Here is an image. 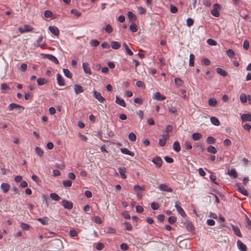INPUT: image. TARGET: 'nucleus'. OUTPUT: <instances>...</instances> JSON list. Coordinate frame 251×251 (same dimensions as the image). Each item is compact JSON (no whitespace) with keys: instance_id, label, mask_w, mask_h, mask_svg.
Returning <instances> with one entry per match:
<instances>
[{"instance_id":"8fccbe9b","label":"nucleus","mask_w":251,"mask_h":251,"mask_svg":"<svg viewBox=\"0 0 251 251\" xmlns=\"http://www.w3.org/2000/svg\"><path fill=\"white\" fill-rule=\"evenodd\" d=\"M70 236L71 237H75L77 236V233L75 230L74 228L71 229L69 232Z\"/></svg>"},{"instance_id":"58836bf2","label":"nucleus","mask_w":251,"mask_h":251,"mask_svg":"<svg viewBox=\"0 0 251 251\" xmlns=\"http://www.w3.org/2000/svg\"><path fill=\"white\" fill-rule=\"evenodd\" d=\"M128 139L130 141L134 142L136 140V136L134 133L131 132L128 134Z\"/></svg>"},{"instance_id":"dca6fc26","label":"nucleus","mask_w":251,"mask_h":251,"mask_svg":"<svg viewBox=\"0 0 251 251\" xmlns=\"http://www.w3.org/2000/svg\"><path fill=\"white\" fill-rule=\"evenodd\" d=\"M187 230L189 232L192 233L194 230V228L191 223L187 222L185 223Z\"/></svg>"},{"instance_id":"cd10ccee","label":"nucleus","mask_w":251,"mask_h":251,"mask_svg":"<svg viewBox=\"0 0 251 251\" xmlns=\"http://www.w3.org/2000/svg\"><path fill=\"white\" fill-rule=\"evenodd\" d=\"M173 149L176 152H179L180 151V146L178 141H175L173 145Z\"/></svg>"},{"instance_id":"f3484780","label":"nucleus","mask_w":251,"mask_h":251,"mask_svg":"<svg viewBox=\"0 0 251 251\" xmlns=\"http://www.w3.org/2000/svg\"><path fill=\"white\" fill-rule=\"evenodd\" d=\"M153 99L157 100H162L166 99V97L163 95H161L159 92H156L153 97Z\"/></svg>"},{"instance_id":"69168bd1","label":"nucleus","mask_w":251,"mask_h":251,"mask_svg":"<svg viewBox=\"0 0 251 251\" xmlns=\"http://www.w3.org/2000/svg\"><path fill=\"white\" fill-rule=\"evenodd\" d=\"M151 207L153 210H157L159 208V204L157 202H153L151 203Z\"/></svg>"},{"instance_id":"6e6552de","label":"nucleus","mask_w":251,"mask_h":251,"mask_svg":"<svg viewBox=\"0 0 251 251\" xmlns=\"http://www.w3.org/2000/svg\"><path fill=\"white\" fill-rule=\"evenodd\" d=\"M62 204L64 207L65 208L67 209L68 210H70L73 208V204L70 201L65 200H63L62 201Z\"/></svg>"},{"instance_id":"f704fd0d","label":"nucleus","mask_w":251,"mask_h":251,"mask_svg":"<svg viewBox=\"0 0 251 251\" xmlns=\"http://www.w3.org/2000/svg\"><path fill=\"white\" fill-rule=\"evenodd\" d=\"M240 100L242 103H245L247 101V96L245 93L241 94L240 96Z\"/></svg>"},{"instance_id":"f257e3e1","label":"nucleus","mask_w":251,"mask_h":251,"mask_svg":"<svg viewBox=\"0 0 251 251\" xmlns=\"http://www.w3.org/2000/svg\"><path fill=\"white\" fill-rule=\"evenodd\" d=\"M8 109L10 111H12L14 109H16L17 110H18V113H21L24 110L25 108L23 106L16 103H12L9 104Z\"/></svg>"},{"instance_id":"c03bdc74","label":"nucleus","mask_w":251,"mask_h":251,"mask_svg":"<svg viewBox=\"0 0 251 251\" xmlns=\"http://www.w3.org/2000/svg\"><path fill=\"white\" fill-rule=\"evenodd\" d=\"M145 189V187L144 186H140L138 185H135L134 186V190L135 192H139L140 191L144 190Z\"/></svg>"},{"instance_id":"a19ab883","label":"nucleus","mask_w":251,"mask_h":251,"mask_svg":"<svg viewBox=\"0 0 251 251\" xmlns=\"http://www.w3.org/2000/svg\"><path fill=\"white\" fill-rule=\"evenodd\" d=\"M63 73L64 74V75L68 77V78H71L72 76V73L70 72V71L67 69H63Z\"/></svg>"},{"instance_id":"de8ad7c7","label":"nucleus","mask_w":251,"mask_h":251,"mask_svg":"<svg viewBox=\"0 0 251 251\" xmlns=\"http://www.w3.org/2000/svg\"><path fill=\"white\" fill-rule=\"evenodd\" d=\"M44 15L46 18H50L53 16L52 13L50 10H45Z\"/></svg>"},{"instance_id":"37998d69","label":"nucleus","mask_w":251,"mask_h":251,"mask_svg":"<svg viewBox=\"0 0 251 251\" xmlns=\"http://www.w3.org/2000/svg\"><path fill=\"white\" fill-rule=\"evenodd\" d=\"M124 227L128 231H131L132 229L131 225L128 222H125L124 223Z\"/></svg>"},{"instance_id":"c9c22d12","label":"nucleus","mask_w":251,"mask_h":251,"mask_svg":"<svg viewBox=\"0 0 251 251\" xmlns=\"http://www.w3.org/2000/svg\"><path fill=\"white\" fill-rule=\"evenodd\" d=\"M207 151L208 152L212 153L213 154H215L217 152V149L214 146H210L207 148Z\"/></svg>"},{"instance_id":"bf43d9fd","label":"nucleus","mask_w":251,"mask_h":251,"mask_svg":"<svg viewBox=\"0 0 251 251\" xmlns=\"http://www.w3.org/2000/svg\"><path fill=\"white\" fill-rule=\"evenodd\" d=\"M72 182L70 180H66L63 181V184L65 187H70L72 186Z\"/></svg>"},{"instance_id":"e433bc0d","label":"nucleus","mask_w":251,"mask_h":251,"mask_svg":"<svg viewBox=\"0 0 251 251\" xmlns=\"http://www.w3.org/2000/svg\"><path fill=\"white\" fill-rule=\"evenodd\" d=\"M194 59L195 55L193 54H190L189 56V64L190 66L193 67L194 66Z\"/></svg>"},{"instance_id":"423d86ee","label":"nucleus","mask_w":251,"mask_h":251,"mask_svg":"<svg viewBox=\"0 0 251 251\" xmlns=\"http://www.w3.org/2000/svg\"><path fill=\"white\" fill-rule=\"evenodd\" d=\"M179 201H177L175 202V207L176 208L178 213L180 214L182 217H185L186 214L183 209L179 206Z\"/></svg>"},{"instance_id":"2f4dec72","label":"nucleus","mask_w":251,"mask_h":251,"mask_svg":"<svg viewBox=\"0 0 251 251\" xmlns=\"http://www.w3.org/2000/svg\"><path fill=\"white\" fill-rule=\"evenodd\" d=\"M238 191H239L243 195L247 196L249 195V193L245 188L243 186H240L238 188Z\"/></svg>"},{"instance_id":"412c9836","label":"nucleus","mask_w":251,"mask_h":251,"mask_svg":"<svg viewBox=\"0 0 251 251\" xmlns=\"http://www.w3.org/2000/svg\"><path fill=\"white\" fill-rule=\"evenodd\" d=\"M217 72L220 75L223 76H227L228 75V73L224 70L221 68H217Z\"/></svg>"},{"instance_id":"6ab92c4d","label":"nucleus","mask_w":251,"mask_h":251,"mask_svg":"<svg viewBox=\"0 0 251 251\" xmlns=\"http://www.w3.org/2000/svg\"><path fill=\"white\" fill-rule=\"evenodd\" d=\"M127 16L129 20L131 22H134L137 19L136 15L131 11L127 12Z\"/></svg>"},{"instance_id":"aec40b11","label":"nucleus","mask_w":251,"mask_h":251,"mask_svg":"<svg viewBox=\"0 0 251 251\" xmlns=\"http://www.w3.org/2000/svg\"><path fill=\"white\" fill-rule=\"evenodd\" d=\"M57 80L58 85L63 86L65 84L64 79L62 78L61 75L59 74L57 75Z\"/></svg>"},{"instance_id":"49530a36","label":"nucleus","mask_w":251,"mask_h":251,"mask_svg":"<svg viewBox=\"0 0 251 251\" xmlns=\"http://www.w3.org/2000/svg\"><path fill=\"white\" fill-rule=\"evenodd\" d=\"M123 46L125 47L126 53L129 55H132L133 54L132 51L128 48V46L126 43L123 44Z\"/></svg>"},{"instance_id":"f03ea898","label":"nucleus","mask_w":251,"mask_h":251,"mask_svg":"<svg viewBox=\"0 0 251 251\" xmlns=\"http://www.w3.org/2000/svg\"><path fill=\"white\" fill-rule=\"evenodd\" d=\"M33 27L29 25H25L23 26L19 27L18 30L21 33L32 31Z\"/></svg>"},{"instance_id":"ddd939ff","label":"nucleus","mask_w":251,"mask_h":251,"mask_svg":"<svg viewBox=\"0 0 251 251\" xmlns=\"http://www.w3.org/2000/svg\"><path fill=\"white\" fill-rule=\"evenodd\" d=\"M0 188L4 193H7L10 188V186L7 183H2L0 185Z\"/></svg>"},{"instance_id":"9b49d317","label":"nucleus","mask_w":251,"mask_h":251,"mask_svg":"<svg viewBox=\"0 0 251 251\" xmlns=\"http://www.w3.org/2000/svg\"><path fill=\"white\" fill-rule=\"evenodd\" d=\"M238 248L241 251H246L247 248V246L241 241L238 240L237 242Z\"/></svg>"},{"instance_id":"39448f33","label":"nucleus","mask_w":251,"mask_h":251,"mask_svg":"<svg viewBox=\"0 0 251 251\" xmlns=\"http://www.w3.org/2000/svg\"><path fill=\"white\" fill-rule=\"evenodd\" d=\"M151 161L155 165V167L157 168H160L162 166V160L159 156H157L153 158Z\"/></svg>"},{"instance_id":"a878e982","label":"nucleus","mask_w":251,"mask_h":251,"mask_svg":"<svg viewBox=\"0 0 251 251\" xmlns=\"http://www.w3.org/2000/svg\"><path fill=\"white\" fill-rule=\"evenodd\" d=\"M111 48L114 50H117L121 47V44L117 41H112L111 42Z\"/></svg>"},{"instance_id":"79ce46f5","label":"nucleus","mask_w":251,"mask_h":251,"mask_svg":"<svg viewBox=\"0 0 251 251\" xmlns=\"http://www.w3.org/2000/svg\"><path fill=\"white\" fill-rule=\"evenodd\" d=\"M36 153L39 156H42L43 154L44 151L42 149L39 147H36L35 148Z\"/></svg>"},{"instance_id":"f8f14e48","label":"nucleus","mask_w":251,"mask_h":251,"mask_svg":"<svg viewBox=\"0 0 251 251\" xmlns=\"http://www.w3.org/2000/svg\"><path fill=\"white\" fill-rule=\"evenodd\" d=\"M49 29L50 32L55 36H58L59 34V30L58 28L55 26H49Z\"/></svg>"},{"instance_id":"ea45409f","label":"nucleus","mask_w":251,"mask_h":251,"mask_svg":"<svg viewBox=\"0 0 251 251\" xmlns=\"http://www.w3.org/2000/svg\"><path fill=\"white\" fill-rule=\"evenodd\" d=\"M138 13L140 15L145 14L146 13V9L143 7L140 6L137 7Z\"/></svg>"},{"instance_id":"774afa93","label":"nucleus","mask_w":251,"mask_h":251,"mask_svg":"<svg viewBox=\"0 0 251 251\" xmlns=\"http://www.w3.org/2000/svg\"><path fill=\"white\" fill-rule=\"evenodd\" d=\"M104 248V245L101 243H98L96 245V248L99 251L102 250Z\"/></svg>"},{"instance_id":"c85d7f7f","label":"nucleus","mask_w":251,"mask_h":251,"mask_svg":"<svg viewBox=\"0 0 251 251\" xmlns=\"http://www.w3.org/2000/svg\"><path fill=\"white\" fill-rule=\"evenodd\" d=\"M210 121L211 123L215 126H220V122L218 118L215 117H212L210 118Z\"/></svg>"},{"instance_id":"393cba45","label":"nucleus","mask_w":251,"mask_h":251,"mask_svg":"<svg viewBox=\"0 0 251 251\" xmlns=\"http://www.w3.org/2000/svg\"><path fill=\"white\" fill-rule=\"evenodd\" d=\"M51 245L57 246V248L59 249L62 247V241L58 239H54Z\"/></svg>"},{"instance_id":"4d7b16f0","label":"nucleus","mask_w":251,"mask_h":251,"mask_svg":"<svg viewBox=\"0 0 251 251\" xmlns=\"http://www.w3.org/2000/svg\"><path fill=\"white\" fill-rule=\"evenodd\" d=\"M178 9L176 6L173 4L170 5V11L172 13H176Z\"/></svg>"},{"instance_id":"13d9d810","label":"nucleus","mask_w":251,"mask_h":251,"mask_svg":"<svg viewBox=\"0 0 251 251\" xmlns=\"http://www.w3.org/2000/svg\"><path fill=\"white\" fill-rule=\"evenodd\" d=\"M207 43L208 45L210 46H216L217 45V42L216 41L212 39H208L207 40Z\"/></svg>"},{"instance_id":"5701e85b","label":"nucleus","mask_w":251,"mask_h":251,"mask_svg":"<svg viewBox=\"0 0 251 251\" xmlns=\"http://www.w3.org/2000/svg\"><path fill=\"white\" fill-rule=\"evenodd\" d=\"M120 150L124 154H128L131 156H133L134 155V153L133 152L129 151L126 148H121Z\"/></svg>"},{"instance_id":"7ed1b4c3","label":"nucleus","mask_w":251,"mask_h":251,"mask_svg":"<svg viewBox=\"0 0 251 251\" xmlns=\"http://www.w3.org/2000/svg\"><path fill=\"white\" fill-rule=\"evenodd\" d=\"M220 7L221 6L219 4H214L213 5V9L211 11V14L215 17H219L220 16L219 9L220 8Z\"/></svg>"},{"instance_id":"20e7f679","label":"nucleus","mask_w":251,"mask_h":251,"mask_svg":"<svg viewBox=\"0 0 251 251\" xmlns=\"http://www.w3.org/2000/svg\"><path fill=\"white\" fill-rule=\"evenodd\" d=\"M41 55L44 58H47V59L52 61L56 64H58L59 63L57 59L54 56L52 55V54L42 53V54H41Z\"/></svg>"},{"instance_id":"4468645a","label":"nucleus","mask_w":251,"mask_h":251,"mask_svg":"<svg viewBox=\"0 0 251 251\" xmlns=\"http://www.w3.org/2000/svg\"><path fill=\"white\" fill-rule=\"evenodd\" d=\"M82 68L85 73L91 74V70L88 63L85 62L82 64Z\"/></svg>"},{"instance_id":"b1692460","label":"nucleus","mask_w":251,"mask_h":251,"mask_svg":"<svg viewBox=\"0 0 251 251\" xmlns=\"http://www.w3.org/2000/svg\"><path fill=\"white\" fill-rule=\"evenodd\" d=\"M232 230H233L234 233L238 237H242V234L240 232L239 228L235 226H232Z\"/></svg>"},{"instance_id":"72a5a7b5","label":"nucleus","mask_w":251,"mask_h":251,"mask_svg":"<svg viewBox=\"0 0 251 251\" xmlns=\"http://www.w3.org/2000/svg\"><path fill=\"white\" fill-rule=\"evenodd\" d=\"M50 197L52 200L56 201H58L61 199L60 197L57 194L54 193H50Z\"/></svg>"},{"instance_id":"3c124183","label":"nucleus","mask_w":251,"mask_h":251,"mask_svg":"<svg viewBox=\"0 0 251 251\" xmlns=\"http://www.w3.org/2000/svg\"><path fill=\"white\" fill-rule=\"evenodd\" d=\"M216 140L212 136H209L206 139V142L208 144H214Z\"/></svg>"},{"instance_id":"052dcab7","label":"nucleus","mask_w":251,"mask_h":251,"mask_svg":"<svg viewBox=\"0 0 251 251\" xmlns=\"http://www.w3.org/2000/svg\"><path fill=\"white\" fill-rule=\"evenodd\" d=\"M194 24V20L190 18H189L187 19L186 20V25L188 26L189 27H190L191 26Z\"/></svg>"},{"instance_id":"a211bd4d","label":"nucleus","mask_w":251,"mask_h":251,"mask_svg":"<svg viewBox=\"0 0 251 251\" xmlns=\"http://www.w3.org/2000/svg\"><path fill=\"white\" fill-rule=\"evenodd\" d=\"M115 102L117 104H119V105H121V106H122L123 107H126V103L125 102V100L123 99H122L121 98H119L118 96L116 97Z\"/></svg>"},{"instance_id":"0eeeda50","label":"nucleus","mask_w":251,"mask_h":251,"mask_svg":"<svg viewBox=\"0 0 251 251\" xmlns=\"http://www.w3.org/2000/svg\"><path fill=\"white\" fill-rule=\"evenodd\" d=\"M93 96L99 102L101 103H103L105 101V99L102 97L101 94L96 90L93 91Z\"/></svg>"},{"instance_id":"a18cd8bd","label":"nucleus","mask_w":251,"mask_h":251,"mask_svg":"<svg viewBox=\"0 0 251 251\" xmlns=\"http://www.w3.org/2000/svg\"><path fill=\"white\" fill-rule=\"evenodd\" d=\"M37 81L38 85H42L47 82V80L43 78H38Z\"/></svg>"},{"instance_id":"680f3d73","label":"nucleus","mask_w":251,"mask_h":251,"mask_svg":"<svg viewBox=\"0 0 251 251\" xmlns=\"http://www.w3.org/2000/svg\"><path fill=\"white\" fill-rule=\"evenodd\" d=\"M176 218L174 216L169 217L168 218V222L171 225L174 224L176 222Z\"/></svg>"},{"instance_id":"bb28decb","label":"nucleus","mask_w":251,"mask_h":251,"mask_svg":"<svg viewBox=\"0 0 251 251\" xmlns=\"http://www.w3.org/2000/svg\"><path fill=\"white\" fill-rule=\"evenodd\" d=\"M118 171L122 178L125 179L126 178V176L125 174L126 171L125 168H119Z\"/></svg>"},{"instance_id":"864d4df0","label":"nucleus","mask_w":251,"mask_h":251,"mask_svg":"<svg viewBox=\"0 0 251 251\" xmlns=\"http://www.w3.org/2000/svg\"><path fill=\"white\" fill-rule=\"evenodd\" d=\"M105 231L107 233H115V229L112 227L108 226L106 228Z\"/></svg>"},{"instance_id":"4c0bfd02","label":"nucleus","mask_w":251,"mask_h":251,"mask_svg":"<svg viewBox=\"0 0 251 251\" xmlns=\"http://www.w3.org/2000/svg\"><path fill=\"white\" fill-rule=\"evenodd\" d=\"M129 29L133 32H135L138 30L137 26L134 23H132L129 25Z\"/></svg>"},{"instance_id":"338daca9","label":"nucleus","mask_w":251,"mask_h":251,"mask_svg":"<svg viewBox=\"0 0 251 251\" xmlns=\"http://www.w3.org/2000/svg\"><path fill=\"white\" fill-rule=\"evenodd\" d=\"M249 47H250L249 42L247 40H245L244 42V44H243V48L245 50H247L249 49Z\"/></svg>"},{"instance_id":"5fc2aeb1","label":"nucleus","mask_w":251,"mask_h":251,"mask_svg":"<svg viewBox=\"0 0 251 251\" xmlns=\"http://www.w3.org/2000/svg\"><path fill=\"white\" fill-rule=\"evenodd\" d=\"M20 226L24 230H28L30 228V226L28 224L24 223H21Z\"/></svg>"},{"instance_id":"c756f323","label":"nucleus","mask_w":251,"mask_h":251,"mask_svg":"<svg viewBox=\"0 0 251 251\" xmlns=\"http://www.w3.org/2000/svg\"><path fill=\"white\" fill-rule=\"evenodd\" d=\"M228 174L230 176H232L233 177V178H235L238 177V174L234 169H232L231 170H228Z\"/></svg>"},{"instance_id":"6e6d98bb","label":"nucleus","mask_w":251,"mask_h":251,"mask_svg":"<svg viewBox=\"0 0 251 251\" xmlns=\"http://www.w3.org/2000/svg\"><path fill=\"white\" fill-rule=\"evenodd\" d=\"M244 129L248 132H250L251 129V126L249 124H245L243 125Z\"/></svg>"},{"instance_id":"603ef678","label":"nucleus","mask_w":251,"mask_h":251,"mask_svg":"<svg viewBox=\"0 0 251 251\" xmlns=\"http://www.w3.org/2000/svg\"><path fill=\"white\" fill-rule=\"evenodd\" d=\"M71 13L75 15L76 17H79L81 15V13L76 9H73L71 10Z\"/></svg>"},{"instance_id":"e2e57ef3","label":"nucleus","mask_w":251,"mask_h":251,"mask_svg":"<svg viewBox=\"0 0 251 251\" xmlns=\"http://www.w3.org/2000/svg\"><path fill=\"white\" fill-rule=\"evenodd\" d=\"M210 179L211 180V181L213 182L214 183L216 184H218V182H217L216 181V179H217V177H216V176L214 175H211L210 176Z\"/></svg>"},{"instance_id":"2eb2a0df","label":"nucleus","mask_w":251,"mask_h":251,"mask_svg":"<svg viewBox=\"0 0 251 251\" xmlns=\"http://www.w3.org/2000/svg\"><path fill=\"white\" fill-rule=\"evenodd\" d=\"M74 90L75 94H78L84 92V89L83 87L81 86L78 84H75L74 85Z\"/></svg>"},{"instance_id":"9d476101","label":"nucleus","mask_w":251,"mask_h":251,"mask_svg":"<svg viewBox=\"0 0 251 251\" xmlns=\"http://www.w3.org/2000/svg\"><path fill=\"white\" fill-rule=\"evenodd\" d=\"M241 119L243 122H251V114L250 113L243 114Z\"/></svg>"},{"instance_id":"4be33fe9","label":"nucleus","mask_w":251,"mask_h":251,"mask_svg":"<svg viewBox=\"0 0 251 251\" xmlns=\"http://www.w3.org/2000/svg\"><path fill=\"white\" fill-rule=\"evenodd\" d=\"M49 220V218L46 217L43 218H39L37 219L38 221L40 222L43 225H48Z\"/></svg>"},{"instance_id":"473e14b6","label":"nucleus","mask_w":251,"mask_h":251,"mask_svg":"<svg viewBox=\"0 0 251 251\" xmlns=\"http://www.w3.org/2000/svg\"><path fill=\"white\" fill-rule=\"evenodd\" d=\"M217 100L216 99H215L214 98H210L208 100V104H209V105H210L211 106L215 107L217 105Z\"/></svg>"},{"instance_id":"09e8293b","label":"nucleus","mask_w":251,"mask_h":251,"mask_svg":"<svg viewBox=\"0 0 251 251\" xmlns=\"http://www.w3.org/2000/svg\"><path fill=\"white\" fill-rule=\"evenodd\" d=\"M104 30L108 33H111L113 31V28L109 24H108L106 25L105 27L104 28Z\"/></svg>"},{"instance_id":"1a4fd4ad","label":"nucleus","mask_w":251,"mask_h":251,"mask_svg":"<svg viewBox=\"0 0 251 251\" xmlns=\"http://www.w3.org/2000/svg\"><path fill=\"white\" fill-rule=\"evenodd\" d=\"M158 188L160 190L165 192H172L173 191V189L172 188H170L164 183L160 184Z\"/></svg>"},{"instance_id":"0e129e2a","label":"nucleus","mask_w":251,"mask_h":251,"mask_svg":"<svg viewBox=\"0 0 251 251\" xmlns=\"http://www.w3.org/2000/svg\"><path fill=\"white\" fill-rule=\"evenodd\" d=\"M226 54L229 57H233L235 54L234 51L231 49H229L227 50Z\"/></svg>"},{"instance_id":"7c9ffc66","label":"nucleus","mask_w":251,"mask_h":251,"mask_svg":"<svg viewBox=\"0 0 251 251\" xmlns=\"http://www.w3.org/2000/svg\"><path fill=\"white\" fill-rule=\"evenodd\" d=\"M202 137V135L200 133H194L192 134V139L195 141L200 140Z\"/></svg>"}]
</instances>
